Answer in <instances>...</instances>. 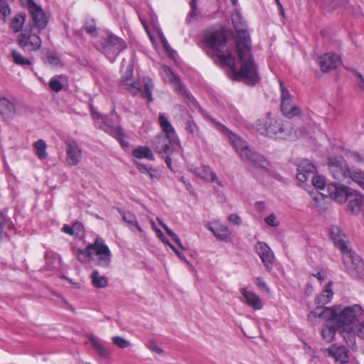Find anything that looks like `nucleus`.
<instances>
[{
	"mask_svg": "<svg viewBox=\"0 0 364 364\" xmlns=\"http://www.w3.org/2000/svg\"><path fill=\"white\" fill-rule=\"evenodd\" d=\"M11 54L15 64L23 67L30 66L31 65V60L24 57L20 52L13 50Z\"/></svg>",
	"mask_w": 364,
	"mask_h": 364,
	"instance_id": "c9c22d12",
	"label": "nucleus"
},
{
	"mask_svg": "<svg viewBox=\"0 0 364 364\" xmlns=\"http://www.w3.org/2000/svg\"><path fill=\"white\" fill-rule=\"evenodd\" d=\"M326 351L328 355L334 358L336 361H340L341 364H346L348 362V350L343 346L338 347L336 350L329 348Z\"/></svg>",
	"mask_w": 364,
	"mask_h": 364,
	"instance_id": "c756f323",
	"label": "nucleus"
},
{
	"mask_svg": "<svg viewBox=\"0 0 364 364\" xmlns=\"http://www.w3.org/2000/svg\"><path fill=\"white\" fill-rule=\"evenodd\" d=\"M254 127L260 134L270 137L289 139L294 136L291 124L272 117L270 113L258 119Z\"/></svg>",
	"mask_w": 364,
	"mask_h": 364,
	"instance_id": "f03ea898",
	"label": "nucleus"
},
{
	"mask_svg": "<svg viewBox=\"0 0 364 364\" xmlns=\"http://www.w3.org/2000/svg\"><path fill=\"white\" fill-rule=\"evenodd\" d=\"M126 47L124 41L112 34H109L102 42V51L111 62H113Z\"/></svg>",
	"mask_w": 364,
	"mask_h": 364,
	"instance_id": "f8f14e48",
	"label": "nucleus"
},
{
	"mask_svg": "<svg viewBox=\"0 0 364 364\" xmlns=\"http://www.w3.org/2000/svg\"><path fill=\"white\" fill-rule=\"evenodd\" d=\"M112 343L121 348H127L129 345V342L120 336H114L112 338Z\"/></svg>",
	"mask_w": 364,
	"mask_h": 364,
	"instance_id": "49530a36",
	"label": "nucleus"
},
{
	"mask_svg": "<svg viewBox=\"0 0 364 364\" xmlns=\"http://www.w3.org/2000/svg\"><path fill=\"white\" fill-rule=\"evenodd\" d=\"M358 76H359V77L361 80V83L360 85V87L361 89H363L364 90V78H363L360 75H359Z\"/></svg>",
	"mask_w": 364,
	"mask_h": 364,
	"instance_id": "774afa93",
	"label": "nucleus"
},
{
	"mask_svg": "<svg viewBox=\"0 0 364 364\" xmlns=\"http://www.w3.org/2000/svg\"><path fill=\"white\" fill-rule=\"evenodd\" d=\"M64 78L63 75H56L52 77L49 82V87L55 92H60L63 90V85L62 80Z\"/></svg>",
	"mask_w": 364,
	"mask_h": 364,
	"instance_id": "a19ab883",
	"label": "nucleus"
},
{
	"mask_svg": "<svg viewBox=\"0 0 364 364\" xmlns=\"http://www.w3.org/2000/svg\"><path fill=\"white\" fill-rule=\"evenodd\" d=\"M341 63L340 56L331 53L321 55L318 60L321 70L323 73L329 72L337 68Z\"/></svg>",
	"mask_w": 364,
	"mask_h": 364,
	"instance_id": "aec40b11",
	"label": "nucleus"
},
{
	"mask_svg": "<svg viewBox=\"0 0 364 364\" xmlns=\"http://www.w3.org/2000/svg\"><path fill=\"white\" fill-rule=\"evenodd\" d=\"M255 251L259 257L266 270L271 272L274 263V255L272 249L264 242H257L255 245Z\"/></svg>",
	"mask_w": 364,
	"mask_h": 364,
	"instance_id": "dca6fc26",
	"label": "nucleus"
},
{
	"mask_svg": "<svg viewBox=\"0 0 364 364\" xmlns=\"http://www.w3.org/2000/svg\"><path fill=\"white\" fill-rule=\"evenodd\" d=\"M91 113L95 118L102 119V124L100 125V128L101 129L117 139L122 147L124 148L129 146V143L123 138L122 131L120 127H111L106 121L107 118L103 116H100V114L98 112L94 111L92 108H91Z\"/></svg>",
	"mask_w": 364,
	"mask_h": 364,
	"instance_id": "f3484780",
	"label": "nucleus"
},
{
	"mask_svg": "<svg viewBox=\"0 0 364 364\" xmlns=\"http://www.w3.org/2000/svg\"><path fill=\"white\" fill-rule=\"evenodd\" d=\"M314 318H358L364 316V309L359 304L343 306L336 304L331 307L318 306L310 312Z\"/></svg>",
	"mask_w": 364,
	"mask_h": 364,
	"instance_id": "7ed1b4c3",
	"label": "nucleus"
},
{
	"mask_svg": "<svg viewBox=\"0 0 364 364\" xmlns=\"http://www.w3.org/2000/svg\"><path fill=\"white\" fill-rule=\"evenodd\" d=\"M348 208L353 214L364 211V196L353 190L349 195Z\"/></svg>",
	"mask_w": 364,
	"mask_h": 364,
	"instance_id": "4be33fe9",
	"label": "nucleus"
},
{
	"mask_svg": "<svg viewBox=\"0 0 364 364\" xmlns=\"http://www.w3.org/2000/svg\"><path fill=\"white\" fill-rule=\"evenodd\" d=\"M312 276L316 277L321 283L326 279L327 274L323 271H318L316 273L312 274Z\"/></svg>",
	"mask_w": 364,
	"mask_h": 364,
	"instance_id": "6e6d98bb",
	"label": "nucleus"
},
{
	"mask_svg": "<svg viewBox=\"0 0 364 364\" xmlns=\"http://www.w3.org/2000/svg\"><path fill=\"white\" fill-rule=\"evenodd\" d=\"M194 173L202 180L217 183L223 186L221 181L217 177L216 173L208 166H201L194 169Z\"/></svg>",
	"mask_w": 364,
	"mask_h": 364,
	"instance_id": "a878e982",
	"label": "nucleus"
},
{
	"mask_svg": "<svg viewBox=\"0 0 364 364\" xmlns=\"http://www.w3.org/2000/svg\"><path fill=\"white\" fill-rule=\"evenodd\" d=\"M310 194L312 196V198L315 201H318L319 196L317 193L315 194L313 193H310Z\"/></svg>",
	"mask_w": 364,
	"mask_h": 364,
	"instance_id": "338daca9",
	"label": "nucleus"
},
{
	"mask_svg": "<svg viewBox=\"0 0 364 364\" xmlns=\"http://www.w3.org/2000/svg\"><path fill=\"white\" fill-rule=\"evenodd\" d=\"M152 146L159 154L167 155L165 159L166 164L170 169H172L170 155L179 146L178 138L160 134L153 141Z\"/></svg>",
	"mask_w": 364,
	"mask_h": 364,
	"instance_id": "6e6552de",
	"label": "nucleus"
},
{
	"mask_svg": "<svg viewBox=\"0 0 364 364\" xmlns=\"http://www.w3.org/2000/svg\"><path fill=\"white\" fill-rule=\"evenodd\" d=\"M228 220L234 225H239L241 223V218L237 214H231L228 216Z\"/></svg>",
	"mask_w": 364,
	"mask_h": 364,
	"instance_id": "13d9d810",
	"label": "nucleus"
},
{
	"mask_svg": "<svg viewBox=\"0 0 364 364\" xmlns=\"http://www.w3.org/2000/svg\"><path fill=\"white\" fill-rule=\"evenodd\" d=\"M338 331L343 334V338L351 337L355 333L359 337L364 339V321L358 323L359 320H338Z\"/></svg>",
	"mask_w": 364,
	"mask_h": 364,
	"instance_id": "4468645a",
	"label": "nucleus"
},
{
	"mask_svg": "<svg viewBox=\"0 0 364 364\" xmlns=\"http://www.w3.org/2000/svg\"><path fill=\"white\" fill-rule=\"evenodd\" d=\"M265 223L267 225L271 227H277L279 225V222L277 218V216L272 213L264 219Z\"/></svg>",
	"mask_w": 364,
	"mask_h": 364,
	"instance_id": "3c124183",
	"label": "nucleus"
},
{
	"mask_svg": "<svg viewBox=\"0 0 364 364\" xmlns=\"http://www.w3.org/2000/svg\"><path fill=\"white\" fill-rule=\"evenodd\" d=\"M151 228L154 230V231L156 232V236L165 245H167L169 241L167 240V238L165 237L162 231L158 228L154 221H151Z\"/></svg>",
	"mask_w": 364,
	"mask_h": 364,
	"instance_id": "09e8293b",
	"label": "nucleus"
},
{
	"mask_svg": "<svg viewBox=\"0 0 364 364\" xmlns=\"http://www.w3.org/2000/svg\"><path fill=\"white\" fill-rule=\"evenodd\" d=\"M66 163L68 165L77 166L82 159V150L75 141H65Z\"/></svg>",
	"mask_w": 364,
	"mask_h": 364,
	"instance_id": "a211bd4d",
	"label": "nucleus"
},
{
	"mask_svg": "<svg viewBox=\"0 0 364 364\" xmlns=\"http://www.w3.org/2000/svg\"><path fill=\"white\" fill-rule=\"evenodd\" d=\"M240 293L242 295V301L246 303L248 306L255 310H259L262 307V302L259 296L255 292L247 289L246 288H242Z\"/></svg>",
	"mask_w": 364,
	"mask_h": 364,
	"instance_id": "bb28decb",
	"label": "nucleus"
},
{
	"mask_svg": "<svg viewBox=\"0 0 364 364\" xmlns=\"http://www.w3.org/2000/svg\"><path fill=\"white\" fill-rule=\"evenodd\" d=\"M159 120L160 126L164 132V133H162L163 134L170 136L172 137H178L173 127L167 119V118L164 116V114H159Z\"/></svg>",
	"mask_w": 364,
	"mask_h": 364,
	"instance_id": "473e14b6",
	"label": "nucleus"
},
{
	"mask_svg": "<svg viewBox=\"0 0 364 364\" xmlns=\"http://www.w3.org/2000/svg\"><path fill=\"white\" fill-rule=\"evenodd\" d=\"M183 97L185 102L191 108H196L197 103L194 97L185 89L183 85L178 90H176Z\"/></svg>",
	"mask_w": 364,
	"mask_h": 364,
	"instance_id": "4c0bfd02",
	"label": "nucleus"
},
{
	"mask_svg": "<svg viewBox=\"0 0 364 364\" xmlns=\"http://www.w3.org/2000/svg\"><path fill=\"white\" fill-rule=\"evenodd\" d=\"M161 227L166 230V233L173 240V241L177 244V245L181 249L184 250V247L182 245L181 240L178 237V235L171 230L166 224L161 223Z\"/></svg>",
	"mask_w": 364,
	"mask_h": 364,
	"instance_id": "c03bdc74",
	"label": "nucleus"
},
{
	"mask_svg": "<svg viewBox=\"0 0 364 364\" xmlns=\"http://www.w3.org/2000/svg\"><path fill=\"white\" fill-rule=\"evenodd\" d=\"M20 1L22 5L28 8L33 27L38 30L44 29L48 24V20L42 9L37 6L33 0H20Z\"/></svg>",
	"mask_w": 364,
	"mask_h": 364,
	"instance_id": "ddd939ff",
	"label": "nucleus"
},
{
	"mask_svg": "<svg viewBox=\"0 0 364 364\" xmlns=\"http://www.w3.org/2000/svg\"><path fill=\"white\" fill-rule=\"evenodd\" d=\"M223 129L225 134L228 135V137L236 152L239 154L243 161L252 164L255 166H262L264 160L261 155L250 149L247 142L241 137L233 134L225 127H223Z\"/></svg>",
	"mask_w": 364,
	"mask_h": 364,
	"instance_id": "20e7f679",
	"label": "nucleus"
},
{
	"mask_svg": "<svg viewBox=\"0 0 364 364\" xmlns=\"http://www.w3.org/2000/svg\"><path fill=\"white\" fill-rule=\"evenodd\" d=\"M329 170L332 176L338 181H345L349 183L350 179L358 183V181L353 178V174L355 173H363L360 171H352L348 169L346 161L342 157H336L329 159Z\"/></svg>",
	"mask_w": 364,
	"mask_h": 364,
	"instance_id": "9d476101",
	"label": "nucleus"
},
{
	"mask_svg": "<svg viewBox=\"0 0 364 364\" xmlns=\"http://www.w3.org/2000/svg\"><path fill=\"white\" fill-rule=\"evenodd\" d=\"M26 16L23 14L16 15L11 23V28L14 32L17 33L22 31L25 22Z\"/></svg>",
	"mask_w": 364,
	"mask_h": 364,
	"instance_id": "ea45409f",
	"label": "nucleus"
},
{
	"mask_svg": "<svg viewBox=\"0 0 364 364\" xmlns=\"http://www.w3.org/2000/svg\"><path fill=\"white\" fill-rule=\"evenodd\" d=\"M17 43L23 51L32 53L38 50L41 47V38L33 31V27H26L17 37Z\"/></svg>",
	"mask_w": 364,
	"mask_h": 364,
	"instance_id": "9b49d317",
	"label": "nucleus"
},
{
	"mask_svg": "<svg viewBox=\"0 0 364 364\" xmlns=\"http://www.w3.org/2000/svg\"><path fill=\"white\" fill-rule=\"evenodd\" d=\"M166 245H168L177 255V256L179 258L183 260L186 259L185 255L183 253L180 252L179 251H178L176 248L170 242Z\"/></svg>",
	"mask_w": 364,
	"mask_h": 364,
	"instance_id": "e2e57ef3",
	"label": "nucleus"
},
{
	"mask_svg": "<svg viewBox=\"0 0 364 364\" xmlns=\"http://www.w3.org/2000/svg\"><path fill=\"white\" fill-rule=\"evenodd\" d=\"M88 341L97 355L102 358H109L111 355V350L105 346V343L93 334L87 336Z\"/></svg>",
	"mask_w": 364,
	"mask_h": 364,
	"instance_id": "393cba45",
	"label": "nucleus"
},
{
	"mask_svg": "<svg viewBox=\"0 0 364 364\" xmlns=\"http://www.w3.org/2000/svg\"><path fill=\"white\" fill-rule=\"evenodd\" d=\"M46 63L52 66H57L60 64V60L57 56L49 55L46 58Z\"/></svg>",
	"mask_w": 364,
	"mask_h": 364,
	"instance_id": "864d4df0",
	"label": "nucleus"
},
{
	"mask_svg": "<svg viewBox=\"0 0 364 364\" xmlns=\"http://www.w3.org/2000/svg\"><path fill=\"white\" fill-rule=\"evenodd\" d=\"M333 282L329 281L325 286L320 294H318L314 300L316 306H323L331 302L332 300L334 292L333 290Z\"/></svg>",
	"mask_w": 364,
	"mask_h": 364,
	"instance_id": "cd10ccee",
	"label": "nucleus"
},
{
	"mask_svg": "<svg viewBox=\"0 0 364 364\" xmlns=\"http://www.w3.org/2000/svg\"><path fill=\"white\" fill-rule=\"evenodd\" d=\"M0 114L5 120L12 119L16 115L15 104L2 95H0Z\"/></svg>",
	"mask_w": 364,
	"mask_h": 364,
	"instance_id": "b1692460",
	"label": "nucleus"
},
{
	"mask_svg": "<svg viewBox=\"0 0 364 364\" xmlns=\"http://www.w3.org/2000/svg\"><path fill=\"white\" fill-rule=\"evenodd\" d=\"M304 350L305 353L306 354H308L309 356H311L312 358L316 357L315 351L314 350V349L311 346L305 344L304 347Z\"/></svg>",
	"mask_w": 364,
	"mask_h": 364,
	"instance_id": "0e129e2a",
	"label": "nucleus"
},
{
	"mask_svg": "<svg viewBox=\"0 0 364 364\" xmlns=\"http://www.w3.org/2000/svg\"><path fill=\"white\" fill-rule=\"evenodd\" d=\"M316 166L308 159H303L298 165L296 178L301 182L306 181L312 176V184L319 190H324L326 181L321 176H315Z\"/></svg>",
	"mask_w": 364,
	"mask_h": 364,
	"instance_id": "1a4fd4ad",
	"label": "nucleus"
},
{
	"mask_svg": "<svg viewBox=\"0 0 364 364\" xmlns=\"http://www.w3.org/2000/svg\"><path fill=\"white\" fill-rule=\"evenodd\" d=\"M191 6V11L187 18L188 21H191L193 20L196 19L198 12H197V6H196V0H191L190 2Z\"/></svg>",
	"mask_w": 364,
	"mask_h": 364,
	"instance_id": "de8ad7c7",
	"label": "nucleus"
},
{
	"mask_svg": "<svg viewBox=\"0 0 364 364\" xmlns=\"http://www.w3.org/2000/svg\"><path fill=\"white\" fill-rule=\"evenodd\" d=\"M325 8L328 11H333L345 6L347 0H323Z\"/></svg>",
	"mask_w": 364,
	"mask_h": 364,
	"instance_id": "79ce46f5",
	"label": "nucleus"
},
{
	"mask_svg": "<svg viewBox=\"0 0 364 364\" xmlns=\"http://www.w3.org/2000/svg\"><path fill=\"white\" fill-rule=\"evenodd\" d=\"M147 175L153 182L158 180L159 177L158 171L152 167H150V170L147 173Z\"/></svg>",
	"mask_w": 364,
	"mask_h": 364,
	"instance_id": "4d7b16f0",
	"label": "nucleus"
},
{
	"mask_svg": "<svg viewBox=\"0 0 364 364\" xmlns=\"http://www.w3.org/2000/svg\"><path fill=\"white\" fill-rule=\"evenodd\" d=\"M81 253L95 261L97 266L107 269L109 267L112 259V253L108 246L101 238L96 239L95 243L87 246L85 250H79Z\"/></svg>",
	"mask_w": 364,
	"mask_h": 364,
	"instance_id": "39448f33",
	"label": "nucleus"
},
{
	"mask_svg": "<svg viewBox=\"0 0 364 364\" xmlns=\"http://www.w3.org/2000/svg\"><path fill=\"white\" fill-rule=\"evenodd\" d=\"M231 18L237 31L236 46H227V37L222 30H210L204 34L205 50L211 58L217 57L229 66L233 79L255 84L259 80L257 66L252 56L251 41L240 13L234 11Z\"/></svg>",
	"mask_w": 364,
	"mask_h": 364,
	"instance_id": "f257e3e1",
	"label": "nucleus"
},
{
	"mask_svg": "<svg viewBox=\"0 0 364 364\" xmlns=\"http://www.w3.org/2000/svg\"><path fill=\"white\" fill-rule=\"evenodd\" d=\"M34 148L36 149V154L40 159H45L47 158L48 154L46 152L47 145L44 140L38 139L34 143Z\"/></svg>",
	"mask_w": 364,
	"mask_h": 364,
	"instance_id": "58836bf2",
	"label": "nucleus"
},
{
	"mask_svg": "<svg viewBox=\"0 0 364 364\" xmlns=\"http://www.w3.org/2000/svg\"><path fill=\"white\" fill-rule=\"evenodd\" d=\"M85 30L87 33L94 35L96 31V27L95 24L87 25L85 26Z\"/></svg>",
	"mask_w": 364,
	"mask_h": 364,
	"instance_id": "69168bd1",
	"label": "nucleus"
},
{
	"mask_svg": "<svg viewBox=\"0 0 364 364\" xmlns=\"http://www.w3.org/2000/svg\"><path fill=\"white\" fill-rule=\"evenodd\" d=\"M329 235L334 245L341 252L350 248L349 242L347 240L346 235L338 226L332 225L331 227Z\"/></svg>",
	"mask_w": 364,
	"mask_h": 364,
	"instance_id": "412c9836",
	"label": "nucleus"
},
{
	"mask_svg": "<svg viewBox=\"0 0 364 364\" xmlns=\"http://www.w3.org/2000/svg\"><path fill=\"white\" fill-rule=\"evenodd\" d=\"M130 76H124L122 78V85L132 95H140L142 98L146 99L148 102H151L152 99V90L154 85L152 80L148 78H144V89L141 88L140 83L134 82L132 78V70L129 69Z\"/></svg>",
	"mask_w": 364,
	"mask_h": 364,
	"instance_id": "423d86ee",
	"label": "nucleus"
},
{
	"mask_svg": "<svg viewBox=\"0 0 364 364\" xmlns=\"http://www.w3.org/2000/svg\"><path fill=\"white\" fill-rule=\"evenodd\" d=\"M159 35L160 40L163 44L164 49L166 50V52L168 53L169 55H171V48L168 41H166V38L164 37V34L162 33H159Z\"/></svg>",
	"mask_w": 364,
	"mask_h": 364,
	"instance_id": "5fc2aeb1",
	"label": "nucleus"
},
{
	"mask_svg": "<svg viewBox=\"0 0 364 364\" xmlns=\"http://www.w3.org/2000/svg\"><path fill=\"white\" fill-rule=\"evenodd\" d=\"M137 169L142 173H146L149 172L150 170V167H147L145 164L141 163H137L136 164Z\"/></svg>",
	"mask_w": 364,
	"mask_h": 364,
	"instance_id": "680f3d73",
	"label": "nucleus"
},
{
	"mask_svg": "<svg viewBox=\"0 0 364 364\" xmlns=\"http://www.w3.org/2000/svg\"><path fill=\"white\" fill-rule=\"evenodd\" d=\"M207 228L210 230L215 237L222 241H228L231 236V232L229 228L218 221L212 222L206 225Z\"/></svg>",
	"mask_w": 364,
	"mask_h": 364,
	"instance_id": "5701e85b",
	"label": "nucleus"
},
{
	"mask_svg": "<svg viewBox=\"0 0 364 364\" xmlns=\"http://www.w3.org/2000/svg\"><path fill=\"white\" fill-rule=\"evenodd\" d=\"M336 322L335 323H328L327 324L323 325L321 330V334L323 338L327 341L331 342L333 341V337L335 336L336 331H337L338 333H341L338 328V325L339 321L338 320H335Z\"/></svg>",
	"mask_w": 364,
	"mask_h": 364,
	"instance_id": "7c9ffc66",
	"label": "nucleus"
},
{
	"mask_svg": "<svg viewBox=\"0 0 364 364\" xmlns=\"http://www.w3.org/2000/svg\"><path fill=\"white\" fill-rule=\"evenodd\" d=\"M132 155L137 159H146L154 161V156L151 150L148 146H139L132 151Z\"/></svg>",
	"mask_w": 364,
	"mask_h": 364,
	"instance_id": "72a5a7b5",
	"label": "nucleus"
},
{
	"mask_svg": "<svg viewBox=\"0 0 364 364\" xmlns=\"http://www.w3.org/2000/svg\"><path fill=\"white\" fill-rule=\"evenodd\" d=\"M353 191L347 187L339 186L336 184H328L327 186L328 195L339 203L348 200L349 195Z\"/></svg>",
	"mask_w": 364,
	"mask_h": 364,
	"instance_id": "6ab92c4d",
	"label": "nucleus"
},
{
	"mask_svg": "<svg viewBox=\"0 0 364 364\" xmlns=\"http://www.w3.org/2000/svg\"><path fill=\"white\" fill-rule=\"evenodd\" d=\"M257 285L259 289H264L267 292H269V287H267L266 282L262 278H257Z\"/></svg>",
	"mask_w": 364,
	"mask_h": 364,
	"instance_id": "052dcab7",
	"label": "nucleus"
},
{
	"mask_svg": "<svg viewBox=\"0 0 364 364\" xmlns=\"http://www.w3.org/2000/svg\"><path fill=\"white\" fill-rule=\"evenodd\" d=\"M121 215L122 216L123 220L127 223L129 225H134L135 227L139 230L140 232H142V229L140 227V225L138 224L136 221V218L130 212H120Z\"/></svg>",
	"mask_w": 364,
	"mask_h": 364,
	"instance_id": "37998d69",
	"label": "nucleus"
},
{
	"mask_svg": "<svg viewBox=\"0 0 364 364\" xmlns=\"http://www.w3.org/2000/svg\"><path fill=\"white\" fill-rule=\"evenodd\" d=\"M91 283L93 287L97 289H103L107 287L108 279L106 277L100 274L97 270H93L91 275Z\"/></svg>",
	"mask_w": 364,
	"mask_h": 364,
	"instance_id": "2f4dec72",
	"label": "nucleus"
},
{
	"mask_svg": "<svg viewBox=\"0 0 364 364\" xmlns=\"http://www.w3.org/2000/svg\"><path fill=\"white\" fill-rule=\"evenodd\" d=\"M343 261L346 272L353 279L364 277V262L362 258L350 247L342 252Z\"/></svg>",
	"mask_w": 364,
	"mask_h": 364,
	"instance_id": "0eeeda50",
	"label": "nucleus"
},
{
	"mask_svg": "<svg viewBox=\"0 0 364 364\" xmlns=\"http://www.w3.org/2000/svg\"><path fill=\"white\" fill-rule=\"evenodd\" d=\"M45 258L46 262V269L48 270H53L59 267L60 258L56 254L47 252Z\"/></svg>",
	"mask_w": 364,
	"mask_h": 364,
	"instance_id": "f704fd0d",
	"label": "nucleus"
},
{
	"mask_svg": "<svg viewBox=\"0 0 364 364\" xmlns=\"http://www.w3.org/2000/svg\"><path fill=\"white\" fill-rule=\"evenodd\" d=\"M281 87V109L283 114L292 118L301 114V109L292 101L289 90L284 87L282 82H279Z\"/></svg>",
	"mask_w": 364,
	"mask_h": 364,
	"instance_id": "2eb2a0df",
	"label": "nucleus"
},
{
	"mask_svg": "<svg viewBox=\"0 0 364 364\" xmlns=\"http://www.w3.org/2000/svg\"><path fill=\"white\" fill-rule=\"evenodd\" d=\"M83 230V226L80 223H75L72 226L68 225H64L63 227V231L70 235L78 236Z\"/></svg>",
	"mask_w": 364,
	"mask_h": 364,
	"instance_id": "e433bc0d",
	"label": "nucleus"
},
{
	"mask_svg": "<svg viewBox=\"0 0 364 364\" xmlns=\"http://www.w3.org/2000/svg\"><path fill=\"white\" fill-rule=\"evenodd\" d=\"M160 73L163 80L169 82L174 87L175 90L181 87L182 84L179 77L176 76L168 67L162 65L161 67Z\"/></svg>",
	"mask_w": 364,
	"mask_h": 364,
	"instance_id": "c85d7f7f",
	"label": "nucleus"
},
{
	"mask_svg": "<svg viewBox=\"0 0 364 364\" xmlns=\"http://www.w3.org/2000/svg\"><path fill=\"white\" fill-rule=\"evenodd\" d=\"M0 12L4 17H6L10 14V9L6 3H2L1 4Z\"/></svg>",
	"mask_w": 364,
	"mask_h": 364,
	"instance_id": "bf43d9fd",
	"label": "nucleus"
},
{
	"mask_svg": "<svg viewBox=\"0 0 364 364\" xmlns=\"http://www.w3.org/2000/svg\"><path fill=\"white\" fill-rule=\"evenodd\" d=\"M7 218L3 212L0 211V242H1L6 237L4 230Z\"/></svg>",
	"mask_w": 364,
	"mask_h": 364,
	"instance_id": "a18cd8bd",
	"label": "nucleus"
},
{
	"mask_svg": "<svg viewBox=\"0 0 364 364\" xmlns=\"http://www.w3.org/2000/svg\"><path fill=\"white\" fill-rule=\"evenodd\" d=\"M147 348L154 353H157L159 355H163L164 353V350H162V348H161L154 341H150L147 343Z\"/></svg>",
	"mask_w": 364,
	"mask_h": 364,
	"instance_id": "603ef678",
	"label": "nucleus"
},
{
	"mask_svg": "<svg viewBox=\"0 0 364 364\" xmlns=\"http://www.w3.org/2000/svg\"><path fill=\"white\" fill-rule=\"evenodd\" d=\"M186 129L191 134L197 135L198 134V128L196 124L191 119H188L186 122Z\"/></svg>",
	"mask_w": 364,
	"mask_h": 364,
	"instance_id": "8fccbe9b",
	"label": "nucleus"
}]
</instances>
